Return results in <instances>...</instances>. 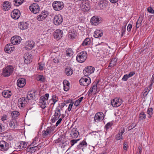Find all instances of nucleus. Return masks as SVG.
<instances>
[{
    "label": "nucleus",
    "instance_id": "1",
    "mask_svg": "<svg viewBox=\"0 0 154 154\" xmlns=\"http://www.w3.org/2000/svg\"><path fill=\"white\" fill-rule=\"evenodd\" d=\"M49 96L48 94H46L44 96L41 97L39 100V105L43 109H44L47 106V103Z\"/></svg>",
    "mask_w": 154,
    "mask_h": 154
},
{
    "label": "nucleus",
    "instance_id": "2",
    "mask_svg": "<svg viewBox=\"0 0 154 154\" xmlns=\"http://www.w3.org/2000/svg\"><path fill=\"white\" fill-rule=\"evenodd\" d=\"M13 67L12 66H8L3 69L2 75L5 77L9 76L14 71Z\"/></svg>",
    "mask_w": 154,
    "mask_h": 154
},
{
    "label": "nucleus",
    "instance_id": "3",
    "mask_svg": "<svg viewBox=\"0 0 154 154\" xmlns=\"http://www.w3.org/2000/svg\"><path fill=\"white\" fill-rule=\"evenodd\" d=\"M87 57V53L85 51H82L78 54L76 59L78 62L83 63Z\"/></svg>",
    "mask_w": 154,
    "mask_h": 154
},
{
    "label": "nucleus",
    "instance_id": "4",
    "mask_svg": "<svg viewBox=\"0 0 154 154\" xmlns=\"http://www.w3.org/2000/svg\"><path fill=\"white\" fill-rule=\"evenodd\" d=\"M79 82L81 85H82L83 86H87L91 82V79L87 76H84L80 79Z\"/></svg>",
    "mask_w": 154,
    "mask_h": 154
},
{
    "label": "nucleus",
    "instance_id": "5",
    "mask_svg": "<svg viewBox=\"0 0 154 154\" xmlns=\"http://www.w3.org/2000/svg\"><path fill=\"white\" fill-rule=\"evenodd\" d=\"M90 5L88 0L83 1L81 5L82 10L84 11H88L90 9Z\"/></svg>",
    "mask_w": 154,
    "mask_h": 154
},
{
    "label": "nucleus",
    "instance_id": "6",
    "mask_svg": "<svg viewBox=\"0 0 154 154\" xmlns=\"http://www.w3.org/2000/svg\"><path fill=\"white\" fill-rule=\"evenodd\" d=\"M54 9L55 11H60L63 7V4L62 2L55 1L52 4Z\"/></svg>",
    "mask_w": 154,
    "mask_h": 154
},
{
    "label": "nucleus",
    "instance_id": "7",
    "mask_svg": "<svg viewBox=\"0 0 154 154\" xmlns=\"http://www.w3.org/2000/svg\"><path fill=\"white\" fill-rule=\"evenodd\" d=\"M30 10L35 14H36L39 12L40 11V7L36 3H33L29 7Z\"/></svg>",
    "mask_w": 154,
    "mask_h": 154
},
{
    "label": "nucleus",
    "instance_id": "8",
    "mask_svg": "<svg viewBox=\"0 0 154 154\" xmlns=\"http://www.w3.org/2000/svg\"><path fill=\"white\" fill-rule=\"evenodd\" d=\"M63 21V17L60 14L55 15L53 19L54 23V24L56 25L60 24L62 23Z\"/></svg>",
    "mask_w": 154,
    "mask_h": 154
},
{
    "label": "nucleus",
    "instance_id": "9",
    "mask_svg": "<svg viewBox=\"0 0 154 154\" xmlns=\"http://www.w3.org/2000/svg\"><path fill=\"white\" fill-rule=\"evenodd\" d=\"M94 71V67L89 66L86 67L84 70L83 72L85 76H88L90 74L93 73Z\"/></svg>",
    "mask_w": 154,
    "mask_h": 154
},
{
    "label": "nucleus",
    "instance_id": "10",
    "mask_svg": "<svg viewBox=\"0 0 154 154\" xmlns=\"http://www.w3.org/2000/svg\"><path fill=\"white\" fill-rule=\"evenodd\" d=\"M48 15V12L47 11H43L37 17V20L39 21L44 20Z\"/></svg>",
    "mask_w": 154,
    "mask_h": 154
},
{
    "label": "nucleus",
    "instance_id": "11",
    "mask_svg": "<svg viewBox=\"0 0 154 154\" xmlns=\"http://www.w3.org/2000/svg\"><path fill=\"white\" fill-rule=\"evenodd\" d=\"M98 83H95L91 87L88 91V95L89 96H91L92 94H95L97 93L99 91H97V84Z\"/></svg>",
    "mask_w": 154,
    "mask_h": 154
},
{
    "label": "nucleus",
    "instance_id": "12",
    "mask_svg": "<svg viewBox=\"0 0 154 154\" xmlns=\"http://www.w3.org/2000/svg\"><path fill=\"white\" fill-rule=\"evenodd\" d=\"M26 97H23L19 99L18 102V104L19 106L24 107L28 102V100Z\"/></svg>",
    "mask_w": 154,
    "mask_h": 154
},
{
    "label": "nucleus",
    "instance_id": "13",
    "mask_svg": "<svg viewBox=\"0 0 154 154\" xmlns=\"http://www.w3.org/2000/svg\"><path fill=\"white\" fill-rule=\"evenodd\" d=\"M122 103V100L117 98H115L111 101V105L114 107L119 106Z\"/></svg>",
    "mask_w": 154,
    "mask_h": 154
},
{
    "label": "nucleus",
    "instance_id": "14",
    "mask_svg": "<svg viewBox=\"0 0 154 154\" xmlns=\"http://www.w3.org/2000/svg\"><path fill=\"white\" fill-rule=\"evenodd\" d=\"M9 148L8 143L4 141H0V149L3 151H7Z\"/></svg>",
    "mask_w": 154,
    "mask_h": 154
},
{
    "label": "nucleus",
    "instance_id": "15",
    "mask_svg": "<svg viewBox=\"0 0 154 154\" xmlns=\"http://www.w3.org/2000/svg\"><path fill=\"white\" fill-rule=\"evenodd\" d=\"M11 41L12 44L13 45L18 44L20 42L21 38L19 36H14L11 38Z\"/></svg>",
    "mask_w": 154,
    "mask_h": 154
},
{
    "label": "nucleus",
    "instance_id": "16",
    "mask_svg": "<svg viewBox=\"0 0 154 154\" xmlns=\"http://www.w3.org/2000/svg\"><path fill=\"white\" fill-rule=\"evenodd\" d=\"M60 115V109L58 107H57L55 111L54 116L51 119L52 122H54L56 120L59 119Z\"/></svg>",
    "mask_w": 154,
    "mask_h": 154
},
{
    "label": "nucleus",
    "instance_id": "17",
    "mask_svg": "<svg viewBox=\"0 0 154 154\" xmlns=\"http://www.w3.org/2000/svg\"><path fill=\"white\" fill-rule=\"evenodd\" d=\"M63 32L60 29H57L54 34V38L57 40L60 39L62 36Z\"/></svg>",
    "mask_w": 154,
    "mask_h": 154
},
{
    "label": "nucleus",
    "instance_id": "18",
    "mask_svg": "<svg viewBox=\"0 0 154 154\" xmlns=\"http://www.w3.org/2000/svg\"><path fill=\"white\" fill-rule=\"evenodd\" d=\"M24 58V61L25 63L27 64L28 63H30L32 61V55L29 53H25L23 57Z\"/></svg>",
    "mask_w": 154,
    "mask_h": 154
},
{
    "label": "nucleus",
    "instance_id": "19",
    "mask_svg": "<svg viewBox=\"0 0 154 154\" xmlns=\"http://www.w3.org/2000/svg\"><path fill=\"white\" fill-rule=\"evenodd\" d=\"M79 134L77 129L74 128L71 130L70 135L72 138H75L78 137Z\"/></svg>",
    "mask_w": 154,
    "mask_h": 154
},
{
    "label": "nucleus",
    "instance_id": "20",
    "mask_svg": "<svg viewBox=\"0 0 154 154\" xmlns=\"http://www.w3.org/2000/svg\"><path fill=\"white\" fill-rule=\"evenodd\" d=\"M35 43L33 41H28L26 43L25 48L26 50H30L33 48L35 46Z\"/></svg>",
    "mask_w": 154,
    "mask_h": 154
},
{
    "label": "nucleus",
    "instance_id": "21",
    "mask_svg": "<svg viewBox=\"0 0 154 154\" xmlns=\"http://www.w3.org/2000/svg\"><path fill=\"white\" fill-rule=\"evenodd\" d=\"M20 12L18 10H14L11 14V17L13 19H17L20 17Z\"/></svg>",
    "mask_w": 154,
    "mask_h": 154
},
{
    "label": "nucleus",
    "instance_id": "22",
    "mask_svg": "<svg viewBox=\"0 0 154 154\" xmlns=\"http://www.w3.org/2000/svg\"><path fill=\"white\" fill-rule=\"evenodd\" d=\"M26 83V80L24 78H21L19 79L17 81V86L20 88L23 87Z\"/></svg>",
    "mask_w": 154,
    "mask_h": 154
},
{
    "label": "nucleus",
    "instance_id": "23",
    "mask_svg": "<svg viewBox=\"0 0 154 154\" xmlns=\"http://www.w3.org/2000/svg\"><path fill=\"white\" fill-rule=\"evenodd\" d=\"M125 132V129L123 128H121L119 133L116 134V139L118 140H122V134Z\"/></svg>",
    "mask_w": 154,
    "mask_h": 154
},
{
    "label": "nucleus",
    "instance_id": "24",
    "mask_svg": "<svg viewBox=\"0 0 154 154\" xmlns=\"http://www.w3.org/2000/svg\"><path fill=\"white\" fill-rule=\"evenodd\" d=\"M14 49V47L13 45L8 44L6 45L5 48V51L9 54L11 53Z\"/></svg>",
    "mask_w": 154,
    "mask_h": 154
},
{
    "label": "nucleus",
    "instance_id": "25",
    "mask_svg": "<svg viewBox=\"0 0 154 154\" xmlns=\"http://www.w3.org/2000/svg\"><path fill=\"white\" fill-rule=\"evenodd\" d=\"M11 4L8 2L6 1L4 2L2 5V9L5 11H7L11 8Z\"/></svg>",
    "mask_w": 154,
    "mask_h": 154
},
{
    "label": "nucleus",
    "instance_id": "26",
    "mask_svg": "<svg viewBox=\"0 0 154 154\" xmlns=\"http://www.w3.org/2000/svg\"><path fill=\"white\" fill-rule=\"evenodd\" d=\"M91 23L94 25H97L100 23L99 19L97 17L93 16L91 18Z\"/></svg>",
    "mask_w": 154,
    "mask_h": 154
},
{
    "label": "nucleus",
    "instance_id": "27",
    "mask_svg": "<svg viewBox=\"0 0 154 154\" xmlns=\"http://www.w3.org/2000/svg\"><path fill=\"white\" fill-rule=\"evenodd\" d=\"M29 24L26 22H21L19 23V28L21 30L26 29Z\"/></svg>",
    "mask_w": 154,
    "mask_h": 154
},
{
    "label": "nucleus",
    "instance_id": "28",
    "mask_svg": "<svg viewBox=\"0 0 154 154\" xmlns=\"http://www.w3.org/2000/svg\"><path fill=\"white\" fill-rule=\"evenodd\" d=\"M66 138L64 136H60L58 139L55 140L56 143H59V145H61L64 144L66 142Z\"/></svg>",
    "mask_w": 154,
    "mask_h": 154
},
{
    "label": "nucleus",
    "instance_id": "29",
    "mask_svg": "<svg viewBox=\"0 0 154 154\" xmlns=\"http://www.w3.org/2000/svg\"><path fill=\"white\" fill-rule=\"evenodd\" d=\"M103 35V32L102 30L97 29L94 33V36L95 38H98L101 37Z\"/></svg>",
    "mask_w": 154,
    "mask_h": 154
},
{
    "label": "nucleus",
    "instance_id": "30",
    "mask_svg": "<svg viewBox=\"0 0 154 154\" xmlns=\"http://www.w3.org/2000/svg\"><path fill=\"white\" fill-rule=\"evenodd\" d=\"M9 125L11 128L14 129L18 126L17 122L15 119H12L10 121Z\"/></svg>",
    "mask_w": 154,
    "mask_h": 154
},
{
    "label": "nucleus",
    "instance_id": "31",
    "mask_svg": "<svg viewBox=\"0 0 154 154\" xmlns=\"http://www.w3.org/2000/svg\"><path fill=\"white\" fill-rule=\"evenodd\" d=\"M151 88L152 87L149 86L148 87L144 89L142 94L143 97L144 98L147 96Z\"/></svg>",
    "mask_w": 154,
    "mask_h": 154
},
{
    "label": "nucleus",
    "instance_id": "32",
    "mask_svg": "<svg viewBox=\"0 0 154 154\" xmlns=\"http://www.w3.org/2000/svg\"><path fill=\"white\" fill-rule=\"evenodd\" d=\"M106 3L104 1H101L99 2L98 4L97 9H102L106 7Z\"/></svg>",
    "mask_w": 154,
    "mask_h": 154
},
{
    "label": "nucleus",
    "instance_id": "33",
    "mask_svg": "<svg viewBox=\"0 0 154 154\" xmlns=\"http://www.w3.org/2000/svg\"><path fill=\"white\" fill-rule=\"evenodd\" d=\"M2 94L5 98H8L11 96V93L10 91L5 90L2 92Z\"/></svg>",
    "mask_w": 154,
    "mask_h": 154
},
{
    "label": "nucleus",
    "instance_id": "34",
    "mask_svg": "<svg viewBox=\"0 0 154 154\" xmlns=\"http://www.w3.org/2000/svg\"><path fill=\"white\" fill-rule=\"evenodd\" d=\"M73 72V70L69 66H67L65 69V73L67 75H71Z\"/></svg>",
    "mask_w": 154,
    "mask_h": 154
},
{
    "label": "nucleus",
    "instance_id": "35",
    "mask_svg": "<svg viewBox=\"0 0 154 154\" xmlns=\"http://www.w3.org/2000/svg\"><path fill=\"white\" fill-rule=\"evenodd\" d=\"M87 143L84 140L80 142L79 144L78 145L77 147L79 149H82L84 147L87 146Z\"/></svg>",
    "mask_w": 154,
    "mask_h": 154
},
{
    "label": "nucleus",
    "instance_id": "36",
    "mask_svg": "<svg viewBox=\"0 0 154 154\" xmlns=\"http://www.w3.org/2000/svg\"><path fill=\"white\" fill-rule=\"evenodd\" d=\"M51 100L52 101L51 104L54 105L55 103L58 100V97L56 95H53L52 96Z\"/></svg>",
    "mask_w": 154,
    "mask_h": 154
},
{
    "label": "nucleus",
    "instance_id": "37",
    "mask_svg": "<svg viewBox=\"0 0 154 154\" xmlns=\"http://www.w3.org/2000/svg\"><path fill=\"white\" fill-rule=\"evenodd\" d=\"M91 43V40L89 38H86L83 42L82 45L83 46L89 45Z\"/></svg>",
    "mask_w": 154,
    "mask_h": 154
},
{
    "label": "nucleus",
    "instance_id": "38",
    "mask_svg": "<svg viewBox=\"0 0 154 154\" xmlns=\"http://www.w3.org/2000/svg\"><path fill=\"white\" fill-rule=\"evenodd\" d=\"M116 61L117 59L116 58H114L112 59L110 62L108 68L109 67L111 68L115 66L116 64Z\"/></svg>",
    "mask_w": 154,
    "mask_h": 154
},
{
    "label": "nucleus",
    "instance_id": "39",
    "mask_svg": "<svg viewBox=\"0 0 154 154\" xmlns=\"http://www.w3.org/2000/svg\"><path fill=\"white\" fill-rule=\"evenodd\" d=\"M143 17H140L137 20L136 23V27L137 28H139L141 25V23L143 20Z\"/></svg>",
    "mask_w": 154,
    "mask_h": 154
},
{
    "label": "nucleus",
    "instance_id": "40",
    "mask_svg": "<svg viewBox=\"0 0 154 154\" xmlns=\"http://www.w3.org/2000/svg\"><path fill=\"white\" fill-rule=\"evenodd\" d=\"M27 146V143L25 141L20 142V144L18 146L20 149L26 148Z\"/></svg>",
    "mask_w": 154,
    "mask_h": 154
},
{
    "label": "nucleus",
    "instance_id": "41",
    "mask_svg": "<svg viewBox=\"0 0 154 154\" xmlns=\"http://www.w3.org/2000/svg\"><path fill=\"white\" fill-rule=\"evenodd\" d=\"M66 55L67 56L70 57L72 55L73 52L71 48H69L66 51Z\"/></svg>",
    "mask_w": 154,
    "mask_h": 154
},
{
    "label": "nucleus",
    "instance_id": "42",
    "mask_svg": "<svg viewBox=\"0 0 154 154\" xmlns=\"http://www.w3.org/2000/svg\"><path fill=\"white\" fill-rule=\"evenodd\" d=\"M103 119L102 117L100 116L97 113L94 117V121L96 122H98Z\"/></svg>",
    "mask_w": 154,
    "mask_h": 154
},
{
    "label": "nucleus",
    "instance_id": "43",
    "mask_svg": "<svg viewBox=\"0 0 154 154\" xmlns=\"http://www.w3.org/2000/svg\"><path fill=\"white\" fill-rule=\"evenodd\" d=\"M14 5L18 6L21 4L23 2V0H14Z\"/></svg>",
    "mask_w": 154,
    "mask_h": 154
},
{
    "label": "nucleus",
    "instance_id": "44",
    "mask_svg": "<svg viewBox=\"0 0 154 154\" xmlns=\"http://www.w3.org/2000/svg\"><path fill=\"white\" fill-rule=\"evenodd\" d=\"M146 118V115L144 112H141L139 115V120H140L145 119Z\"/></svg>",
    "mask_w": 154,
    "mask_h": 154
},
{
    "label": "nucleus",
    "instance_id": "45",
    "mask_svg": "<svg viewBox=\"0 0 154 154\" xmlns=\"http://www.w3.org/2000/svg\"><path fill=\"white\" fill-rule=\"evenodd\" d=\"M38 69L40 70H42L45 68V64L44 63L42 62L39 63L38 64Z\"/></svg>",
    "mask_w": 154,
    "mask_h": 154
},
{
    "label": "nucleus",
    "instance_id": "46",
    "mask_svg": "<svg viewBox=\"0 0 154 154\" xmlns=\"http://www.w3.org/2000/svg\"><path fill=\"white\" fill-rule=\"evenodd\" d=\"M19 115V112L17 111H13L11 114V115L13 118H16L18 117Z\"/></svg>",
    "mask_w": 154,
    "mask_h": 154
},
{
    "label": "nucleus",
    "instance_id": "47",
    "mask_svg": "<svg viewBox=\"0 0 154 154\" xmlns=\"http://www.w3.org/2000/svg\"><path fill=\"white\" fill-rule=\"evenodd\" d=\"M153 109L152 108H149L147 110V113L148 114V116L149 118H150L152 116L153 114L152 112Z\"/></svg>",
    "mask_w": 154,
    "mask_h": 154
},
{
    "label": "nucleus",
    "instance_id": "48",
    "mask_svg": "<svg viewBox=\"0 0 154 154\" xmlns=\"http://www.w3.org/2000/svg\"><path fill=\"white\" fill-rule=\"evenodd\" d=\"M113 123L111 122L108 123L105 126V128L106 130H107L112 125Z\"/></svg>",
    "mask_w": 154,
    "mask_h": 154
},
{
    "label": "nucleus",
    "instance_id": "49",
    "mask_svg": "<svg viewBox=\"0 0 154 154\" xmlns=\"http://www.w3.org/2000/svg\"><path fill=\"white\" fill-rule=\"evenodd\" d=\"M37 80L41 82H44L45 79V77L42 75H39L37 77Z\"/></svg>",
    "mask_w": 154,
    "mask_h": 154
},
{
    "label": "nucleus",
    "instance_id": "50",
    "mask_svg": "<svg viewBox=\"0 0 154 154\" xmlns=\"http://www.w3.org/2000/svg\"><path fill=\"white\" fill-rule=\"evenodd\" d=\"M34 95H33L31 94H28L27 96L26 97V98H27V100H28L29 101V100L33 99L34 98Z\"/></svg>",
    "mask_w": 154,
    "mask_h": 154
},
{
    "label": "nucleus",
    "instance_id": "51",
    "mask_svg": "<svg viewBox=\"0 0 154 154\" xmlns=\"http://www.w3.org/2000/svg\"><path fill=\"white\" fill-rule=\"evenodd\" d=\"M79 139H78L77 140H71L70 141L71 144L72 146H73L74 144L77 143V141L79 140Z\"/></svg>",
    "mask_w": 154,
    "mask_h": 154
},
{
    "label": "nucleus",
    "instance_id": "52",
    "mask_svg": "<svg viewBox=\"0 0 154 154\" xmlns=\"http://www.w3.org/2000/svg\"><path fill=\"white\" fill-rule=\"evenodd\" d=\"M154 82V74H153L152 75V77L151 78V79L150 81V82L149 85L150 87H152V84Z\"/></svg>",
    "mask_w": 154,
    "mask_h": 154
},
{
    "label": "nucleus",
    "instance_id": "53",
    "mask_svg": "<svg viewBox=\"0 0 154 154\" xmlns=\"http://www.w3.org/2000/svg\"><path fill=\"white\" fill-rule=\"evenodd\" d=\"M63 86H66L69 87V83L68 81L64 80L63 82Z\"/></svg>",
    "mask_w": 154,
    "mask_h": 154
},
{
    "label": "nucleus",
    "instance_id": "54",
    "mask_svg": "<svg viewBox=\"0 0 154 154\" xmlns=\"http://www.w3.org/2000/svg\"><path fill=\"white\" fill-rule=\"evenodd\" d=\"M129 78L128 74L125 75L122 78V80L124 81H126Z\"/></svg>",
    "mask_w": 154,
    "mask_h": 154
},
{
    "label": "nucleus",
    "instance_id": "55",
    "mask_svg": "<svg viewBox=\"0 0 154 154\" xmlns=\"http://www.w3.org/2000/svg\"><path fill=\"white\" fill-rule=\"evenodd\" d=\"M73 104L74 103L73 102H72L70 103L68 108V111H70L71 110Z\"/></svg>",
    "mask_w": 154,
    "mask_h": 154
},
{
    "label": "nucleus",
    "instance_id": "56",
    "mask_svg": "<svg viewBox=\"0 0 154 154\" xmlns=\"http://www.w3.org/2000/svg\"><path fill=\"white\" fill-rule=\"evenodd\" d=\"M38 139V138L37 137H35L34 139L32 142L31 144V145L32 146H34L35 144H36V142L37 141Z\"/></svg>",
    "mask_w": 154,
    "mask_h": 154
},
{
    "label": "nucleus",
    "instance_id": "57",
    "mask_svg": "<svg viewBox=\"0 0 154 154\" xmlns=\"http://www.w3.org/2000/svg\"><path fill=\"white\" fill-rule=\"evenodd\" d=\"M132 28V25L131 24H129L127 27V30L128 32H130Z\"/></svg>",
    "mask_w": 154,
    "mask_h": 154
},
{
    "label": "nucleus",
    "instance_id": "58",
    "mask_svg": "<svg viewBox=\"0 0 154 154\" xmlns=\"http://www.w3.org/2000/svg\"><path fill=\"white\" fill-rule=\"evenodd\" d=\"M7 116L6 115H4L2 116L1 120L3 122H5V121L7 120Z\"/></svg>",
    "mask_w": 154,
    "mask_h": 154
},
{
    "label": "nucleus",
    "instance_id": "59",
    "mask_svg": "<svg viewBox=\"0 0 154 154\" xmlns=\"http://www.w3.org/2000/svg\"><path fill=\"white\" fill-rule=\"evenodd\" d=\"M147 10L150 13H154V11L151 7H149L147 9Z\"/></svg>",
    "mask_w": 154,
    "mask_h": 154
},
{
    "label": "nucleus",
    "instance_id": "60",
    "mask_svg": "<svg viewBox=\"0 0 154 154\" xmlns=\"http://www.w3.org/2000/svg\"><path fill=\"white\" fill-rule=\"evenodd\" d=\"M97 114L100 116L102 117V118L103 119L104 117V115L102 112H99L97 113Z\"/></svg>",
    "mask_w": 154,
    "mask_h": 154
},
{
    "label": "nucleus",
    "instance_id": "61",
    "mask_svg": "<svg viewBox=\"0 0 154 154\" xmlns=\"http://www.w3.org/2000/svg\"><path fill=\"white\" fill-rule=\"evenodd\" d=\"M127 148V143L124 142L123 144V148L124 150H126Z\"/></svg>",
    "mask_w": 154,
    "mask_h": 154
},
{
    "label": "nucleus",
    "instance_id": "62",
    "mask_svg": "<svg viewBox=\"0 0 154 154\" xmlns=\"http://www.w3.org/2000/svg\"><path fill=\"white\" fill-rule=\"evenodd\" d=\"M135 72H130L129 74H128L129 78L132 76L134 74Z\"/></svg>",
    "mask_w": 154,
    "mask_h": 154
},
{
    "label": "nucleus",
    "instance_id": "63",
    "mask_svg": "<svg viewBox=\"0 0 154 154\" xmlns=\"http://www.w3.org/2000/svg\"><path fill=\"white\" fill-rule=\"evenodd\" d=\"M62 120V119L61 118H60L59 119V120H58V121L56 123V126H57L61 122Z\"/></svg>",
    "mask_w": 154,
    "mask_h": 154
},
{
    "label": "nucleus",
    "instance_id": "64",
    "mask_svg": "<svg viewBox=\"0 0 154 154\" xmlns=\"http://www.w3.org/2000/svg\"><path fill=\"white\" fill-rule=\"evenodd\" d=\"M80 102L78 100H76L74 103V105L76 106H77L80 104Z\"/></svg>",
    "mask_w": 154,
    "mask_h": 154
}]
</instances>
